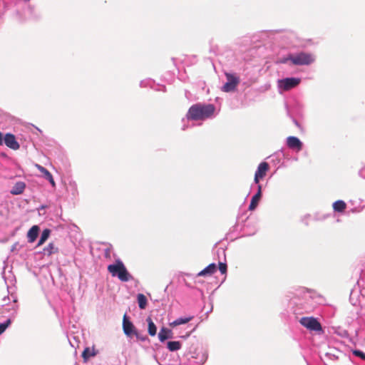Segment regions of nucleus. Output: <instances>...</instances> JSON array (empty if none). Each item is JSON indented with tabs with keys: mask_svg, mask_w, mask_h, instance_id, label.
I'll use <instances>...</instances> for the list:
<instances>
[{
	"mask_svg": "<svg viewBox=\"0 0 365 365\" xmlns=\"http://www.w3.org/2000/svg\"><path fill=\"white\" fill-rule=\"evenodd\" d=\"M312 302V297L310 292L305 288H301L292 299L291 303L295 307L294 312L295 314H302L304 312H309L313 308Z\"/></svg>",
	"mask_w": 365,
	"mask_h": 365,
	"instance_id": "nucleus-1",
	"label": "nucleus"
},
{
	"mask_svg": "<svg viewBox=\"0 0 365 365\" xmlns=\"http://www.w3.org/2000/svg\"><path fill=\"white\" fill-rule=\"evenodd\" d=\"M215 110L213 104L195 103L190 107L186 117L192 120H205L210 118Z\"/></svg>",
	"mask_w": 365,
	"mask_h": 365,
	"instance_id": "nucleus-2",
	"label": "nucleus"
},
{
	"mask_svg": "<svg viewBox=\"0 0 365 365\" xmlns=\"http://www.w3.org/2000/svg\"><path fill=\"white\" fill-rule=\"evenodd\" d=\"M108 271L114 277H118L121 282H127L133 279V276L129 273L123 262L116 259L114 263L108 266Z\"/></svg>",
	"mask_w": 365,
	"mask_h": 365,
	"instance_id": "nucleus-3",
	"label": "nucleus"
},
{
	"mask_svg": "<svg viewBox=\"0 0 365 365\" xmlns=\"http://www.w3.org/2000/svg\"><path fill=\"white\" fill-rule=\"evenodd\" d=\"M290 61L295 66L309 65L314 61L312 56L309 53L300 52L296 54H290L284 60V63Z\"/></svg>",
	"mask_w": 365,
	"mask_h": 365,
	"instance_id": "nucleus-4",
	"label": "nucleus"
},
{
	"mask_svg": "<svg viewBox=\"0 0 365 365\" xmlns=\"http://www.w3.org/2000/svg\"><path fill=\"white\" fill-rule=\"evenodd\" d=\"M335 305L321 297V318L324 320L333 317L336 313Z\"/></svg>",
	"mask_w": 365,
	"mask_h": 365,
	"instance_id": "nucleus-5",
	"label": "nucleus"
},
{
	"mask_svg": "<svg viewBox=\"0 0 365 365\" xmlns=\"http://www.w3.org/2000/svg\"><path fill=\"white\" fill-rule=\"evenodd\" d=\"M300 82L299 78L287 77L278 80L277 86L280 91H287L296 88Z\"/></svg>",
	"mask_w": 365,
	"mask_h": 365,
	"instance_id": "nucleus-6",
	"label": "nucleus"
},
{
	"mask_svg": "<svg viewBox=\"0 0 365 365\" xmlns=\"http://www.w3.org/2000/svg\"><path fill=\"white\" fill-rule=\"evenodd\" d=\"M227 81L223 85L222 91L226 93L234 91L240 83L239 77L230 73H225Z\"/></svg>",
	"mask_w": 365,
	"mask_h": 365,
	"instance_id": "nucleus-7",
	"label": "nucleus"
},
{
	"mask_svg": "<svg viewBox=\"0 0 365 365\" xmlns=\"http://www.w3.org/2000/svg\"><path fill=\"white\" fill-rule=\"evenodd\" d=\"M299 323L312 331H319V321L313 317H304L299 319Z\"/></svg>",
	"mask_w": 365,
	"mask_h": 365,
	"instance_id": "nucleus-8",
	"label": "nucleus"
},
{
	"mask_svg": "<svg viewBox=\"0 0 365 365\" xmlns=\"http://www.w3.org/2000/svg\"><path fill=\"white\" fill-rule=\"evenodd\" d=\"M122 327L123 333L128 337L132 338L135 334H137V329L134 326L133 323L130 321L126 313L123 315Z\"/></svg>",
	"mask_w": 365,
	"mask_h": 365,
	"instance_id": "nucleus-9",
	"label": "nucleus"
},
{
	"mask_svg": "<svg viewBox=\"0 0 365 365\" xmlns=\"http://www.w3.org/2000/svg\"><path fill=\"white\" fill-rule=\"evenodd\" d=\"M287 146L296 152H299L303 148V143L296 136H289L286 139Z\"/></svg>",
	"mask_w": 365,
	"mask_h": 365,
	"instance_id": "nucleus-10",
	"label": "nucleus"
},
{
	"mask_svg": "<svg viewBox=\"0 0 365 365\" xmlns=\"http://www.w3.org/2000/svg\"><path fill=\"white\" fill-rule=\"evenodd\" d=\"M269 168V165L267 162H262L259 164L255 174L254 182L255 184H258L259 180L264 178Z\"/></svg>",
	"mask_w": 365,
	"mask_h": 365,
	"instance_id": "nucleus-11",
	"label": "nucleus"
},
{
	"mask_svg": "<svg viewBox=\"0 0 365 365\" xmlns=\"http://www.w3.org/2000/svg\"><path fill=\"white\" fill-rule=\"evenodd\" d=\"M4 143H5L8 148L14 150L20 148V145L16 140V136L11 133H7L4 135Z\"/></svg>",
	"mask_w": 365,
	"mask_h": 365,
	"instance_id": "nucleus-12",
	"label": "nucleus"
},
{
	"mask_svg": "<svg viewBox=\"0 0 365 365\" xmlns=\"http://www.w3.org/2000/svg\"><path fill=\"white\" fill-rule=\"evenodd\" d=\"M360 309L356 310L357 323L359 325L364 324L365 325V299L362 297L359 299Z\"/></svg>",
	"mask_w": 365,
	"mask_h": 365,
	"instance_id": "nucleus-13",
	"label": "nucleus"
},
{
	"mask_svg": "<svg viewBox=\"0 0 365 365\" xmlns=\"http://www.w3.org/2000/svg\"><path fill=\"white\" fill-rule=\"evenodd\" d=\"M217 266L215 263H211L197 274V277H208L217 272Z\"/></svg>",
	"mask_w": 365,
	"mask_h": 365,
	"instance_id": "nucleus-14",
	"label": "nucleus"
},
{
	"mask_svg": "<svg viewBox=\"0 0 365 365\" xmlns=\"http://www.w3.org/2000/svg\"><path fill=\"white\" fill-rule=\"evenodd\" d=\"M26 185L23 181H18L16 182L12 188L10 190V193L13 195H19L22 194L25 189H26Z\"/></svg>",
	"mask_w": 365,
	"mask_h": 365,
	"instance_id": "nucleus-15",
	"label": "nucleus"
},
{
	"mask_svg": "<svg viewBox=\"0 0 365 365\" xmlns=\"http://www.w3.org/2000/svg\"><path fill=\"white\" fill-rule=\"evenodd\" d=\"M40 232V228L38 225L32 226L27 232L28 242L32 243L35 242L38 237Z\"/></svg>",
	"mask_w": 365,
	"mask_h": 365,
	"instance_id": "nucleus-16",
	"label": "nucleus"
},
{
	"mask_svg": "<svg viewBox=\"0 0 365 365\" xmlns=\"http://www.w3.org/2000/svg\"><path fill=\"white\" fill-rule=\"evenodd\" d=\"M173 338V331L171 329L162 327L158 333V339L160 342H164L167 339Z\"/></svg>",
	"mask_w": 365,
	"mask_h": 365,
	"instance_id": "nucleus-17",
	"label": "nucleus"
},
{
	"mask_svg": "<svg viewBox=\"0 0 365 365\" xmlns=\"http://www.w3.org/2000/svg\"><path fill=\"white\" fill-rule=\"evenodd\" d=\"M350 332H354V335L356 336H358V329H351V328H349V330H346V329L338 328L337 330L336 331V333L338 335L341 336L342 338L349 339L350 341L353 342L352 339L349 336Z\"/></svg>",
	"mask_w": 365,
	"mask_h": 365,
	"instance_id": "nucleus-18",
	"label": "nucleus"
},
{
	"mask_svg": "<svg viewBox=\"0 0 365 365\" xmlns=\"http://www.w3.org/2000/svg\"><path fill=\"white\" fill-rule=\"evenodd\" d=\"M36 166H37L38 170L42 174H43L45 179L47 180L51 184V185L53 187H55L56 183L53 180L52 174L46 168H44L41 165H36Z\"/></svg>",
	"mask_w": 365,
	"mask_h": 365,
	"instance_id": "nucleus-19",
	"label": "nucleus"
},
{
	"mask_svg": "<svg viewBox=\"0 0 365 365\" xmlns=\"http://www.w3.org/2000/svg\"><path fill=\"white\" fill-rule=\"evenodd\" d=\"M341 356H345L344 354L339 350L334 349L330 352H327L325 354V358L327 360L336 361L339 359Z\"/></svg>",
	"mask_w": 365,
	"mask_h": 365,
	"instance_id": "nucleus-20",
	"label": "nucleus"
},
{
	"mask_svg": "<svg viewBox=\"0 0 365 365\" xmlns=\"http://www.w3.org/2000/svg\"><path fill=\"white\" fill-rule=\"evenodd\" d=\"M192 319H193V317H192V316L185 317H179V318L176 319L175 320H174L173 322H170L169 324V325L170 327H177V326H179L181 324H185L188 323L189 322H190Z\"/></svg>",
	"mask_w": 365,
	"mask_h": 365,
	"instance_id": "nucleus-21",
	"label": "nucleus"
},
{
	"mask_svg": "<svg viewBox=\"0 0 365 365\" xmlns=\"http://www.w3.org/2000/svg\"><path fill=\"white\" fill-rule=\"evenodd\" d=\"M146 322H148V332L149 335L151 336H154L157 334V327L155 323L153 322L152 319L148 317L146 319Z\"/></svg>",
	"mask_w": 365,
	"mask_h": 365,
	"instance_id": "nucleus-22",
	"label": "nucleus"
},
{
	"mask_svg": "<svg viewBox=\"0 0 365 365\" xmlns=\"http://www.w3.org/2000/svg\"><path fill=\"white\" fill-rule=\"evenodd\" d=\"M182 344L179 341H169L167 342V348L170 351H176L181 349Z\"/></svg>",
	"mask_w": 365,
	"mask_h": 365,
	"instance_id": "nucleus-23",
	"label": "nucleus"
},
{
	"mask_svg": "<svg viewBox=\"0 0 365 365\" xmlns=\"http://www.w3.org/2000/svg\"><path fill=\"white\" fill-rule=\"evenodd\" d=\"M137 302L138 304V307L140 309H144L146 308L148 304V299L147 297L143 294H138Z\"/></svg>",
	"mask_w": 365,
	"mask_h": 365,
	"instance_id": "nucleus-24",
	"label": "nucleus"
},
{
	"mask_svg": "<svg viewBox=\"0 0 365 365\" xmlns=\"http://www.w3.org/2000/svg\"><path fill=\"white\" fill-rule=\"evenodd\" d=\"M51 235V230L49 229H44L40 236L37 246L43 245L49 237Z\"/></svg>",
	"mask_w": 365,
	"mask_h": 365,
	"instance_id": "nucleus-25",
	"label": "nucleus"
},
{
	"mask_svg": "<svg viewBox=\"0 0 365 365\" xmlns=\"http://www.w3.org/2000/svg\"><path fill=\"white\" fill-rule=\"evenodd\" d=\"M58 251V248L55 247L53 242H50L44 249L43 251V254L44 255L50 256L52 254Z\"/></svg>",
	"mask_w": 365,
	"mask_h": 365,
	"instance_id": "nucleus-26",
	"label": "nucleus"
},
{
	"mask_svg": "<svg viewBox=\"0 0 365 365\" xmlns=\"http://www.w3.org/2000/svg\"><path fill=\"white\" fill-rule=\"evenodd\" d=\"M346 207V205L343 200H337L333 204V208L336 212H343Z\"/></svg>",
	"mask_w": 365,
	"mask_h": 365,
	"instance_id": "nucleus-27",
	"label": "nucleus"
},
{
	"mask_svg": "<svg viewBox=\"0 0 365 365\" xmlns=\"http://www.w3.org/2000/svg\"><path fill=\"white\" fill-rule=\"evenodd\" d=\"M11 319H7L2 323H0V335L2 334L6 329L11 324Z\"/></svg>",
	"mask_w": 365,
	"mask_h": 365,
	"instance_id": "nucleus-28",
	"label": "nucleus"
},
{
	"mask_svg": "<svg viewBox=\"0 0 365 365\" xmlns=\"http://www.w3.org/2000/svg\"><path fill=\"white\" fill-rule=\"evenodd\" d=\"M218 268L222 274H226L227 271V265L226 262H219Z\"/></svg>",
	"mask_w": 365,
	"mask_h": 365,
	"instance_id": "nucleus-29",
	"label": "nucleus"
},
{
	"mask_svg": "<svg viewBox=\"0 0 365 365\" xmlns=\"http://www.w3.org/2000/svg\"><path fill=\"white\" fill-rule=\"evenodd\" d=\"M357 296H358L357 292H355L354 291H352L351 292L349 300H350V302H351V303L352 304L353 306H356L358 300L355 297H356Z\"/></svg>",
	"mask_w": 365,
	"mask_h": 365,
	"instance_id": "nucleus-30",
	"label": "nucleus"
},
{
	"mask_svg": "<svg viewBox=\"0 0 365 365\" xmlns=\"http://www.w3.org/2000/svg\"><path fill=\"white\" fill-rule=\"evenodd\" d=\"M91 356V353L90 349L88 348L85 349L82 353V356L84 359V360H87Z\"/></svg>",
	"mask_w": 365,
	"mask_h": 365,
	"instance_id": "nucleus-31",
	"label": "nucleus"
},
{
	"mask_svg": "<svg viewBox=\"0 0 365 365\" xmlns=\"http://www.w3.org/2000/svg\"><path fill=\"white\" fill-rule=\"evenodd\" d=\"M353 354L355 356L360 357L361 359L365 360V353H364L363 351H361L360 350H354L353 351Z\"/></svg>",
	"mask_w": 365,
	"mask_h": 365,
	"instance_id": "nucleus-32",
	"label": "nucleus"
},
{
	"mask_svg": "<svg viewBox=\"0 0 365 365\" xmlns=\"http://www.w3.org/2000/svg\"><path fill=\"white\" fill-rule=\"evenodd\" d=\"M208 355L207 353H203L200 359V364H203L206 362Z\"/></svg>",
	"mask_w": 365,
	"mask_h": 365,
	"instance_id": "nucleus-33",
	"label": "nucleus"
},
{
	"mask_svg": "<svg viewBox=\"0 0 365 365\" xmlns=\"http://www.w3.org/2000/svg\"><path fill=\"white\" fill-rule=\"evenodd\" d=\"M138 339L140 340V341H145L148 337L146 336H142L141 334H140L138 333V331H137V334L134 335Z\"/></svg>",
	"mask_w": 365,
	"mask_h": 365,
	"instance_id": "nucleus-34",
	"label": "nucleus"
},
{
	"mask_svg": "<svg viewBox=\"0 0 365 365\" xmlns=\"http://www.w3.org/2000/svg\"><path fill=\"white\" fill-rule=\"evenodd\" d=\"M257 205H258L257 203L250 201V203L249 205V210L251 211L255 210L257 208Z\"/></svg>",
	"mask_w": 365,
	"mask_h": 365,
	"instance_id": "nucleus-35",
	"label": "nucleus"
},
{
	"mask_svg": "<svg viewBox=\"0 0 365 365\" xmlns=\"http://www.w3.org/2000/svg\"><path fill=\"white\" fill-rule=\"evenodd\" d=\"M19 246V242L14 243L12 247H11V252H14L15 251H17L19 250L18 247Z\"/></svg>",
	"mask_w": 365,
	"mask_h": 365,
	"instance_id": "nucleus-36",
	"label": "nucleus"
},
{
	"mask_svg": "<svg viewBox=\"0 0 365 365\" xmlns=\"http://www.w3.org/2000/svg\"><path fill=\"white\" fill-rule=\"evenodd\" d=\"M359 175L365 179V166L362 167L359 171Z\"/></svg>",
	"mask_w": 365,
	"mask_h": 365,
	"instance_id": "nucleus-37",
	"label": "nucleus"
},
{
	"mask_svg": "<svg viewBox=\"0 0 365 365\" xmlns=\"http://www.w3.org/2000/svg\"><path fill=\"white\" fill-rule=\"evenodd\" d=\"M260 198L257 197V196H252L251 198V202L259 204V202L260 201Z\"/></svg>",
	"mask_w": 365,
	"mask_h": 365,
	"instance_id": "nucleus-38",
	"label": "nucleus"
},
{
	"mask_svg": "<svg viewBox=\"0 0 365 365\" xmlns=\"http://www.w3.org/2000/svg\"><path fill=\"white\" fill-rule=\"evenodd\" d=\"M2 300L4 303V304H8L10 301V299H9V296H6V297H4Z\"/></svg>",
	"mask_w": 365,
	"mask_h": 365,
	"instance_id": "nucleus-39",
	"label": "nucleus"
},
{
	"mask_svg": "<svg viewBox=\"0 0 365 365\" xmlns=\"http://www.w3.org/2000/svg\"><path fill=\"white\" fill-rule=\"evenodd\" d=\"M4 141V135L0 132V145H2Z\"/></svg>",
	"mask_w": 365,
	"mask_h": 365,
	"instance_id": "nucleus-40",
	"label": "nucleus"
},
{
	"mask_svg": "<svg viewBox=\"0 0 365 365\" xmlns=\"http://www.w3.org/2000/svg\"><path fill=\"white\" fill-rule=\"evenodd\" d=\"M48 206L46 205H41L38 208V212H41V210H45L46 208H47ZM39 214L41 215V212H39Z\"/></svg>",
	"mask_w": 365,
	"mask_h": 365,
	"instance_id": "nucleus-41",
	"label": "nucleus"
},
{
	"mask_svg": "<svg viewBox=\"0 0 365 365\" xmlns=\"http://www.w3.org/2000/svg\"><path fill=\"white\" fill-rule=\"evenodd\" d=\"M292 118V121L295 124V125L297 126L298 128H300V125H299V123L298 122V120L293 117Z\"/></svg>",
	"mask_w": 365,
	"mask_h": 365,
	"instance_id": "nucleus-42",
	"label": "nucleus"
},
{
	"mask_svg": "<svg viewBox=\"0 0 365 365\" xmlns=\"http://www.w3.org/2000/svg\"><path fill=\"white\" fill-rule=\"evenodd\" d=\"M262 191H257V192L254 195V196H257V197L260 198L262 197Z\"/></svg>",
	"mask_w": 365,
	"mask_h": 365,
	"instance_id": "nucleus-43",
	"label": "nucleus"
},
{
	"mask_svg": "<svg viewBox=\"0 0 365 365\" xmlns=\"http://www.w3.org/2000/svg\"><path fill=\"white\" fill-rule=\"evenodd\" d=\"M361 279H365V270H363L361 274Z\"/></svg>",
	"mask_w": 365,
	"mask_h": 365,
	"instance_id": "nucleus-44",
	"label": "nucleus"
},
{
	"mask_svg": "<svg viewBox=\"0 0 365 365\" xmlns=\"http://www.w3.org/2000/svg\"><path fill=\"white\" fill-rule=\"evenodd\" d=\"M257 191H262V185L259 184V182L257 184Z\"/></svg>",
	"mask_w": 365,
	"mask_h": 365,
	"instance_id": "nucleus-45",
	"label": "nucleus"
},
{
	"mask_svg": "<svg viewBox=\"0 0 365 365\" xmlns=\"http://www.w3.org/2000/svg\"><path fill=\"white\" fill-rule=\"evenodd\" d=\"M221 252H222V254L224 256H225V250H221Z\"/></svg>",
	"mask_w": 365,
	"mask_h": 365,
	"instance_id": "nucleus-46",
	"label": "nucleus"
},
{
	"mask_svg": "<svg viewBox=\"0 0 365 365\" xmlns=\"http://www.w3.org/2000/svg\"><path fill=\"white\" fill-rule=\"evenodd\" d=\"M13 301H14V302H17V299H16V297H14Z\"/></svg>",
	"mask_w": 365,
	"mask_h": 365,
	"instance_id": "nucleus-47",
	"label": "nucleus"
},
{
	"mask_svg": "<svg viewBox=\"0 0 365 365\" xmlns=\"http://www.w3.org/2000/svg\"><path fill=\"white\" fill-rule=\"evenodd\" d=\"M192 358L197 359V356H192Z\"/></svg>",
	"mask_w": 365,
	"mask_h": 365,
	"instance_id": "nucleus-48",
	"label": "nucleus"
},
{
	"mask_svg": "<svg viewBox=\"0 0 365 365\" xmlns=\"http://www.w3.org/2000/svg\"><path fill=\"white\" fill-rule=\"evenodd\" d=\"M154 359L158 361V359H157V357L155 355L154 356Z\"/></svg>",
	"mask_w": 365,
	"mask_h": 365,
	"instance_id": "nucleus-49",
	"label": "nucleus"
},
{
	"mask_svg": "<svg viewBox=\"0 0 365 365\" xmlns=\"http://www.w3.org/2000/svg\"><path fill=\"white\" fill-rule=\"evenodd\" d=\"M320 330H321V333L323 332V329H322V327H321L320 328Z\"/></svg>",
	"mask_w": 365,
	"mask_h": 365,
	"instance_id": "nucleus-50",
	"label": "nucleus"
}]
</instances>
